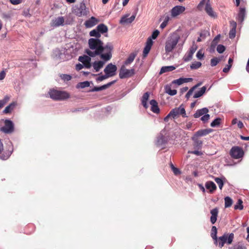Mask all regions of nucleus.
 <instances>
[{"label": "nucleus", "mask_w": 249, "mask_h": 249, "mask_svg": "<svg viewBox=\"0 0 249 249\" xmlns=\"http://www.w3.org/2000/svg\"><path fill=\"white\" fill-rule=\"evenodd\" d=\"M89 48L85 53L89 56L94 57L99 56L101 59L109 60L112 57L113 46L111 43L104 46L103 42L98 38H91L88 40Z\"/></svg>", "instance_id": "1"}, {"label": "nucleus", "mask_w": 249, "mask_h": 249, "mask_svg": "<svg viewBox=\"0 0 249 249\" xmlns=\"http://www.w3.org/2000/svg\"><path fill=\"white\" fill-rule=\"evenodd\" d=\"M180 39V36L177 33L171 34L167 38L165 45V51L169 53L175 48Z\"/></svg>", "instance_id": "2"}, {"label": "nucleus", "mask_w": 249, "mask_h": 249, "mask_svg": "<svg viewBox=\"0 0 249 249\" xmlns=\"http://www.w3.org/2000/svg\"><path fill=\"white\" fill-rule=\"evenodd\" d=\"M204 5V9L206 13L211 18H216L217 14L213 11L210 4V0H201L197 6V9L198 10L201 11L203 9Z\"/></svg>", "instance_id": "3"}, {"label": "nucleus", "mask_w": 249, "mask_h": 249, "mask_svg": "<svg viewBox=\"0 0 249 249\" xmlns=\"http://www.w3.org/2000/svg\"><path fill=\"white\" fill-rule=\"evenodd\" d=\"M181 115L182 117L185 118L187 116L184 106L181 105L178 107H176L172 109L169 113L164 118L165 122H168L170 118L175 119V118Z\"/></svg>", "instance_id": "4"}, {"label": "nucleus", "mask_w": 249, "mask_h": 249, "mask_svg": "<svg viewBox=\"0 0 249 249\" xmlns=\"http://www.w3.org/2000/svg\"><path fill=\"white\" fill-rule=\"evenodd\" d=\"M50 97L55 100H63L68 99L70 95L66 91L51 89L49 91Z\"/></svg>", "instance_id": "5"}, {"label": "nucleus", "mask_w": 249, "mask_h": 249, "mask_svg": "<svg viewBox=\"0 0 249 249\" xmlns=\"http://www.w3.org/2000/svg\"><path fill=\"white\" fill-rule=\"evenodd\" d=\"M234 234L232 233L230 234L225 233L222 236L217 239V243L219 248H222L225 243L228 245L231 244L233 239Z\"/></svg>", "instance_id": "6"}, {"label": "nucleus", "mask_w": 249, "mask_h": 249, "mask_svg": "<svg viewBox=\"0 0 249 249\" xmlns=\"http://www.w3.org/2000/svg\"><path fill=\"white\" fill-rule=\"evenodd\" d=\"M88 12V10L84 2H81L79 5H75L72 8V12L79 17L82 16H87Z\"/></svg>", "instance_id": "7"}, {"label": "nucleus", "mask_w": 249, "mask_h": 249, "mask_svg": "<svg viewBox=\"0 0 249 249\" xmlns=\"http://www.w3.org/2000/svg\"><path fill=\"white\" fill-rule=\"evenodd\" d=\"M135 74L134 69H127L124 65H123L119 71V77L121 79H124L132 76Z\"/></svg>", "instance_id": "8"}, {"label": "nucleus", "mask_w": 249, "mask_h": 249, "mask_svg": "<svg viewBox=\"0 0 249 249\" xmlns=\"http://www.w3.org/2000/svg\"><path fill=\"white\" fill-rule=\"evenodd\" d=\"M230 155L232 158L238 159L243 157L244 151L241 148L238 146H234L230 150Z\"/></svg>", "instance_id": "9"}, {"label": "nucleus", "mask_w": 249, "mask_h": 249, "mask_svg": "<svg viewBox=\"0 0 249 249\" xmlns=\"http://www.w3.org/2000/svg\"><path fill=\"white\" fill-rule=\"evenodd\" d=\"M185 10V7L181 5H177L172 8L170 14L172 18H175L182 14Z\"/></svg>", "instance_id": "10"}, {"label": "nucleus", "mask_w": 249, "mask_h": 249, "mask_svg": "<svg viewBox=\"0 0 249 249\" xmlns=\"http://www.w3.org/2000/svg\"><path fill=\"white\" fill-rule=\"evenodd\" d=\"M117 69L116 65L109 63L106 67L104 72L109 77H112L115 75Z\"/></svg>", "instance_id": "11"}, {"label": "nucleus", "mask_w": 249, "mask_h": 249, "mask_svg": "<svg viewBox=\"0 0 249 249\" xmlns=\"http://www.w3.org/2000/svg\"><path fill=\"white\" fill-rule=\"evenodd\" d=\"M1 130L5 133H10L14 130V124L13 122L8 120L5 121L4 126L1 128Z\"/></svg>", "instance_id": "12"}, {"label": "nucleus", "mask_w": 249, "mask_h": 249, "mask_svg": "<svg viewBox=\"0 0 249 249\" xmlns=\"http://www.w3.org/2000/svg\"><path fill=\"white\" fill-rule=\"evenodd\" d=\"M78 60L82 63L84 67L87 69H89L91 66V58L89 55H84L80 56L78 58Z\"/></svg>", "instance_id": "13"}, {"label": "nucleus", "mask_w": 249, "mask_h": 249, "mask_svg": "<svg viewBox=\"0 0 249 249\" xmlns=\"http://www.w3.org/2000/svg\"><path fill=\"white\" fill-rule=\"evenodd\" d=\"M165 134V131L164 130H163L161 131L160 135L157 138V140L156 142V144L157 145L159 146H162L167 142L168 139L163 135Z\"/></svg>", "instance_id": "14"}, {"label": "nucleus", "mask_w": 249, "mask_h": 249, "mask_svg": "<svg viewBox=\"0 0 249 249\" xmlns=\"http://www.w3.org/2000/svg\"><path fill=\"white\" fill-rule=\"evenodd\" d=\"M99 22V20L94 17H91L87 20L85 23V26L88 28H91L96 25Z\"/></svg>", "instance_id": "15"}, {"label": "nucleus", "mask_w": 249, "mask_h": 249, "mask_svg": "<svg viewBox=\"0 0 249 249\" xmlns=\"http://www.w3.org/2000/svg\"><path fill=\"white\" fill-rule=\"evenodd\" d=\"M101 59L102 60L96 61L92 63V67L96 72L99 71L103 67L106 62L108 61Z\"/></svg>", "instance_id": "16"}, {"label": "nucleus", "mask_w": 249, "mask_h": 249, "mask_svg": "<svg viewBox=\"0 0 249 249\" xmlns=\"http://www.w3.org/2000/svg\"><path fill=\"white\" fill-rule=\"evenodd\" d=\"M64 18L63 17H59L53 19L51 23V26L56 27L64 25Z\"/></svg>", "instance_id": "17"}, {"label": "nucleus", "mask_w": 249, "mask_h": 249, "mask_svg": "<svg viewBox=\"0 0 249 249\" xmlns=\"http://www.w3.org/2000/svg\"><path fill=\"white\" fill-rule=\"evenodd\" d=\"M116 81H112L108 83L107 84L103 85L101 87H95L93 89L89 90V91L90 92H94V91H98L102 90H104L108 88H109L110 86H111L112 84L115 83Z\"/></svg>", "instance_id": "18"}, {"label": "nucleus", "mask_w": 249, "mask_h": 249, "mask_svg": "<svg viewBox=\"0 0 249 249\" xmlns=\"http://www.w3.org/2000/svg\"><path fill=\"white\" fill-rule=\"evenodd\" d=\"M205 187L209 190V192L211 194L213 193L216 189V186L215 183L212 181H208L205 183Z\"/></svg>", "instance_id": "19"}, {"label": "nucleus", "mask_w": 249, "mask_h": 249, "mask_svg": "<svg viewBox=\"0 0 249 249\" xmlns=\"http://www.w3.org/2000/svg\"><path fill=\"white\" fill-rule=\"evenodd\" d=\"M210 213L211 214V216L210 218V221L211 222L214 224L216 220H217V217L218 216V209L217 208H214L211 210Z\"/></svg>", "instance_id": "20"}, {"label": "nucleus", "mask_w": 249, "mask_h": 249, "mask_svg": "<svg viewBox=\"0 0 249 249\" xmlns=\"http://www.w3.org/2000/svg\"><path fill=\"white\" fill-rule=\"evenodd\" d=\"M151 105V110L155 113H159L160 112V108L158 105V103L155 100H151L150 101Z\"/></svg>", "instance_id": "21"}, {"label": "nucleus", "mask_w": 249, "mask_h": 249, "mask_svg": "<svg viewBox=\"0 0 249 249\" xmlns=\"http://www.w3.org/2000/svg\"><path fill=\"white\" fill-rule=\"evenodd\" d=\"M209 112V109L207 107L198 109L196 113L194 114V117L195 118H199V117L204 115L205 114Z\"/></svg>", "instance_id": "22"}, {"label": "nucleus", "mask_w": 249, "mask_h": 249, "mask_svg": "<svg viewBox=\"0 0 249 249\" xmlns=\"http://www.w3.org/2000/svg\"><path fill=\"white\" fill-rule=\"evenodd\" d=\"M210 35V33L208 30H204L201 31L199 33V37L197 39V42H201L205 39L206 37Z\"/></svg>", "instance_id": "23"}, {"label": "nucleus", "mask_w": 249, "mask_h": 249, "mask_svg": "<svg viewBox=\"0 0 249 249\" xmlns=\"http://www.w3.org/2000/svg\"><path fill=\"white\" fill-rule=\"evenodd\" d=\"M135 18V15H132L128 18L127 16L123 17L120 21L121 24L131 23Z\"/></svg>", "instance_id": "24"}, {"label": "nucleus", "mask_w": 249, "mask_h": 249, "mask_svg": "<svg viewBox=\"0 0 249 249\" xmlns=\"http://www.w3.org/2000/svg\"><path fill=\"white\" fill-rule=\"evenodd\" d=\"M246 15V10L244 8H240L237 16V20L240 22H242Z\"/></svg>", "instance_id": "25"}, {"label": "nucleus", "mask_w": 249, "mask_h": 249, "mask_svg": "<svg viewBox=\"0 0 249 249\" xmlns=\"http://www.w3.org/2000/svg\"><path fill=\"white\" fill-rule=\"evenodd\" d=\"M149 97V93L148 92H147L144 93L142 98V104L145 108H147L148 107L147 101H148Z\"/></svg>", "instance_id": "26"}, {"label": "nucleus", "mask_w": 249, "mask_h": 249, "mask_svg": "<svg viewBox=\"0 0 249 249\" xmlns=\"http://www.w3.org/2000/svg\"><path fill=\"white\" fill-rule=\"evenodd\" d=\"M96 28L98 30L100 34L106 33L108 31L107 27L103 23L98 25Z\"/></svg>", "instance_id": "27"}, {"label": "nucleus", "mask_w": 249, "mask_h": 249, "mask_svg": "<svg viewBox=\"0 0 249 249\" xmlns=\"http://www.w3.org/2000/svg\"><path fill=\"white\" fill-rule=\"evenodd\" d=\"M136 56V53H131L124 62V65L128 66L134 60Z\"/></svg>", "instance_id": "28"}, {"label": "nucleus", "mask_w": 249, "mask_h": 249, "mask_svg": "<svg viewBox=\"0 0 249 249\" xmlns=\"http://www.w3.org/2000/svg\"><path fill=\"white\" fill-rule=\"evenodd\" d=\"M211 237L214 240V243H217V228L215 226H213L212 228Z\"/></svg>", "instance_id": "29"}, {"label": "nucleus", "mask_w": 249, "mask_h": 249, "mask_svg": "<svg viewBox=\"0 0 249 249\" xmlns=\"http://www.w3.org/2000/svg\"><path fill=\"white\" fill-rule=\"evenodd\" d=\"M206 90V87L205 86H203L200 89L196 92L194 95V98H197L201 97L203 95V94L205 92Z\"/></svg>", "instance_id": "30"}, {"label": "nucleus", "mask_w": 249, "mask_h": 249, "mask_svg": "<svg viewBox=\"0 0 249 249\" xmlns=\"http://www.w3.org/2000/svg\"><path fill=\"white\" fill-rule=\"evenodd\" d=\"M16 106V103L13 102L11 103L9 105H8L5 107V108L3 110V113L6 114L11 112L12 110Z\"/></svg>", "instance_id": "31"}, {"label": "nucleus", "mask_w": 249, "mask_h": 249, "mask_svg": "<svg viewBox=\"0 0 249 249\" xmlns=\"http://www.w3.org/2000/svg\"><path fill=\"white\" fill-rule=\"evenodd\" d=\"M175 69V67L173 66L162 67L160 71V74L163 73L167 71H171Z\"/></svg>", "instance_id": "32"}, {"label": "nucleus", "mask_w": 249, "mask_h": 249, "mask_svg": "<svg viewBox=\"0 0 249 249\" xmlns=\"http://www.w3.org/2000/svg\"><path fill=\"white\" fill-rule=\"evenodd\" d=\"M191 79V78H179V79L174 80L173 81V83L176 84L178 85H180L184 83H186V82H189Z\"/></svg>", "instance_id": "33"}, {"label": "nucleus", "mask_w": 249, "mask_h": 249, "mask_svg": "<svg viewBox=\"0 0 249 249\" xmlns=\"http://www.w3.org/2000/svg\"><path fill=\"white\" fill-rule=\"evenodd\" d=\"M210 130L207 129H202L197 131L195 134L196 137H201L208 134Z\"/></svg>", "instance_id": "34"}, {"label": "nucleus", "mask_w": 249, "mask_h": 249, "mask_svg": "<svg viewBox=\"0 0 249 249\" xmlns=\"http://www.w3.org/2000/svg\"><path fill=\"white\" fill-rule=\"evenodd\" d=\"M226 179L224 178H215L214 180L217 183L218 185V187L220 190L222 189V188L224 185V180Z\"/></svg>", "instance_id": "35"}, {"label": "nucleus", "mask_w": 249, "mask_h": 249, "mask_svg": "<svg viewBox=\"0 0 249 249\" xmlns=\"http://www.w3.org/2000/svg\"><path fill=\"white\" fill-rule=\"evenodd\" d=\"M194 141V147L195 149H201L202 145V142L201 140L196 139L193 138Z\"/></svg>", "instance_id": "36"}, {"label": "nucleus", "mask_w": 249, "mask_h": 249, "mask_svg": "<svg viewBox=\"0 0 249 249\" xmlns=\"http://www.w3.org/2000/svg\"><path fill=\"white\" fill-rule=\"evenodd\" d=\"M89 36H94L96 38H98L101 36V34L96 28L89 32Z\"/></svg>", "instance_id": "37"}, {"label": "nucleus", "mask_w": 249, "mask_h": 249, "mask_svg": "<svg viewBox=\"0 0 249 249\" xmlns=\"http://www.w3.org/2000/svg\"><path fill=\"white\" fill-rule=\"evenodd\" d=\"M225 207L229 208L231 207L232 204V200L229 196H226L224 198Z\"/></svg>", "instance_id": "38"}, {"label": "nucleus", "mask_w": 249, "mask_h": 249, "mask_svg": "<svg viewBox=\"0 0 249 249\" xmlns=\"http://www.w3.org/2000/svg\"><path fill=\"white\" fill-rule=\"evenodd\" d=\"M170 19V18L169 17V16L168 15L166 16L164 18L163 22L161 23L160 27L161 29H164L168 24V23Z\"/></svg>", "instance_id": "39"}, {"label": "nucleus", "mask_w": 249, "mask_h": 249, "mask_svg": "<svg viewBox=\"0 0 249 249\" xmlns=\"http://www.w3.org/2000/svg\"><path fill=\"white\" fill-rule=\"evenodd\" d=\"M90 86V83L89 81H84L83 82L79 83L77 85V88L84 89L86 87H88Z\"/></svg>", "instance_id": "40"}, {"label": "nucleus", "mask_w": 249, "mask_h": 249, "mask_svg": "<svg viewBox=\"0 0 249 249\" xmlns=\"http://www.w3.org/2000/svg\"><path fill=\"white\" fill-rule=\"evenodd\" d=\"M193 56V54L188 51L183 56V59L184 61L188 62L192 59Z\"/></svg>", "instance_id": "41"}, {"label": "nucleus", "mask_w": 249, "mask_h": 249, "mask_svg": "<svg viewBox=\"0 0 249 249\" xmlns=\"http://www.w3.org/2000/svg\"><path fill=\"white\" fill-rule=\"evenodd\" d=\"M201 62L195 61L191 65L190 68L192 70L197 69L201 66Z\"/></svg>", "instance_id": "42"}, {"label": "nucleus", "mask_w": 249, "mask_h": 249, "mask_svg": "<svg viewBox=\"0 0 249 249\" xmlns=\"http://www.w3.org/2000/svg\"><path fill=\"white\" fill-rule=\"evenodd\" d=\"M220 122L221 119L219 118H217L211 123V126L213 127L217 126L220 124Z\"/></svg>", "instance_id": "43"}, {"label": "nucleus", "mask_w": 249, "mask_h": 249, "mask_svg": "<svg viewBox=\"0 0 249 249\" xmlns=\"http://www.w3.org/2000/svg\"><path fill=\"white\" fill-rule=\"evenodd\" d=\"M242 201L241 199L238 200L237 203L234 205V208L235 210H242L243 206L242 205Z\"/></svg>", "instance_id": "44"}, {"label": "nucleus", "mask_w": 249, "mask_h": 249, "mask_svg": "<svg viewBox=\"0 0 249 249\" xmlns=\"http://www.w3.org/2000/svg\"><path fill=\"white\" fill-rule=\"evenodd\" d=\"M10 97L6 95L2 100H0V108H1L3 106L9 101Z\"/></svg>", "instance_id": "45"}, {"label": "nucleus", "mask_w": 249, "mask_h": 249, "mask_svg": "<svg viewBox=\"0 0 249 249\" xmlns=\"http://www.w3.org/2000/svg\"><path fill=\"white\" fill-rule=\"evenodd\" d=\"M60 76L64 81H68L71 79V76L69 74H61Z\"/></svg>", "instance_id": "46"}, {"label": "nucleus", "mask_w": 249, "mask_h": 249, "mask_svg": "<svg viewBox=\"0 0 249 249\" xmlns=\"http://www.w3.org/2000/svg\"><path fill=\"white\" fill-rule=\"evenodd\" d=\"M204 55V53L203 50L201 49V50H199L197 52L196 56L198 59L202 60L203 59Z\"/></svg>", "instance_id": "47"}, {"label": "nucleus", "mask_w": 249, "mask_h": 249, "mask_svg": "<svg viewBox=\"0 0 249 249\" xmlns=\"http://www.w3.org/2000/svg\"><path fill=\"white\" fill-rule=\"evenodd\" d=\"M220 61V59L214 57L211 60V65L213 67L215 66Z\"/></svg>", "instance_id": "48"}, {"label": "nucleus", "mask_w": 249, "mask_h": 249, "mask_svg": "<svg viewBox=\"0 0 249 249\" xmlns=\"http://www.w3.org/2000/svg\"><path fill=\"white\" fill-rule=\"evenodd\" d=\"M225 50V47L223 45H218L217 46L216 51L219 53H223Z\"/></svg>", "instance_id": "49"}, {"label": "nucleus", "mask_w": 249, "mask_h": 249, "mask_svg": "<svg viewBox=\"0 0 249 249\" xmlns=\"http://www.w3.org/2000/svg\"><path fill=\"white\" fill-rule=\"evenodd\" d=\"M236 28H232L229 33V37L230 38H233L235 36Z\"/></svg>", "instance_id": "50"}, {"label": "nucleus", "mask_w": 249, "mask_h": 249, "mask_svg": "<svg viewBox=\"0 0 249 249\" xmlns=\"http://www.w3.org/2000/svg\"><path fill=\"white\" fill-rule=\"evenodd\" d=\"M171 169L175 175H179L180 174V172L179 170V169L178 168L174 167L173 164H172V163L171 164Z\"/></svg>", "instance_id": "51"}, {"label": "nucleus", "mask_w": 249, "mask_h": 249, "mask_svg": "<svg viewBox=\"0 0 249 249\" xmlns=\"http://www.w3.org/2000/svg\"><path fill=\"white\" fill-rule=\"evenodd\" d=\"M196 87V86H194L193 87V88H192L187 93H186V98L187 99H189L190 98V97L192 95V94H193V92L194 91V90L195 89Z\"/></svg>", "instance_id": "52"}, {"label": "nucleus", "mask_w": 249, "mask_h": 249, "mask_svg": "<svg viewBox=\"0 0 249 249\" xmlns=\"http://www.w3.org/2000/svg\"><path fill=\"white\" fill-rule=\"evenodd\" d=\"M150 49H151V48H149V47H147L146 46H145L143 51V57H146L148 53H149V52L150 51Z\"/></svg>", "instance_id": "53"}, {"label": "nucleus", "mask_w": 249, "mask_h": 249, "mask_svg": "<svg viewBox=\"0 0 249 249\" xmlns=\"http://www.w3.org/2000/svg\"><path fill=\"white\" fill-rule=\"evenodd\" d=\"M210 119V115L206 113L203 115L201 118V120L204 122H206Z\"/></svg>", "instance_id": "54"}, {"label": "nucleus", "mask_w": 249, "mask_h": 249, "mask_svg": "<svg viewBox=\"0 0 249 249\" xmlns=\"http://www.w3.org/2000/svg\"><path fill=\"white\" fill-rule=\"evenodd\" d=\"M109 77L106 74H105V75H101V76H98L97 78H96V81H102L103 80L108 78Z\"/></svg>", "instance_id": "55"}, {"label": "nucleus", "mask_w": 249, "mask_h": 249, "mask_svg": "<svg viewBox=\"0 0 249 249\" xmlns=\"http://www.w3.org/2000/svg\"><path fill=\"white\" fill-rule=\"evenodd\" d=\"M166 92L170 95L173 96L177 94V91L176 89H168L167 90Z\"/></svg>", "instance_id": "56"}, {"label": "nucleus", "mask_w": 249, "mask_h": 249, "mask_svg": "<svg viewBox=\"0 0 249 249\" xmlns=\"http://www.w3.org/2000/svg\"><path fill=\"white\" fill-rule=\"evenodd\" d=\"M159 33H160V32L158 30H155L153 32V33L152 34V36H151L150 38H151L152 39H156L157 37V36H158V35H159Z\"/></svg>", "instance_id": "57"}, {"label": "nucleus", "mask_w": 249, "mask_h": 249, "mask_svg": "<svg viewBox=\"0 0 249 249\" xmlns=\"http://www.w3.org/2000/svg\"><path fill=\"white\" fill-rule=\"evenodd\" d=\"M152 44H153V41L152 40V38H148L147 40L145 46L147 47H149V48H151V46H152Z\"/></svg>", "instance_id": "58"}, {"label": "nucleus", "mask_w": 249, "mask_h": 249, "mask_svg": "<svg viewBox=\"0 0 249 249\" xmlns=\"http://www.w3.org/2000/svg\"><path fill=\"white\" fill-rule=\"evenodd\" d=\"M10 2L13 5H18L21 3L23 0H9Z\"/></svg>", "instance_id": "59"}, {"label": "nucleus", "mask_w": 249, "mask_h": 249, "mask_svg": "<svg viewBox=\"0 0 249 249\" xmlns=\"http://www.w3.org/2000/svg\"><path fill=\"white\" fill-rule=\"evenodd\" d=\"M189 153L193 154L196 155L197 156H201V155H202V152L200 151H198V150H194V151H189Z\"/></svg>", "instance_id": "60"}, {"label": "nucleus", "mask_w": 249, "mask_h": 249, "mask_svg": "<svg viewBox=\"0 0 249 249\" xmlns=\"http://www.w3.org/2000/svg\"><path fill=\"white\" fill-rule=\"evenodd\" d=\"M197 49V46H193L191 47L189 51V52H190L191 53L194 54L195 52L196 51Z\"/></svg>", "instance_id": "61"}, {"label": "nucleus", "mask_w": 249, "mask_h": 249, "mask_svg": "<svg viewBox=\"0 0 249 249\" xmlns=\"http://www.w3.org/2000/svg\"><path fill=\"white\" fill-rule=\"evenodd\" d=\"M234 249H246V247L243 244H238L235 246Z\"/></svg>", "instance_id": "62"}, {"label": "nucleus", "mask_w": 249, "mask_h": 249, "mask_svg": "<svg viewBox=\"0 0 249 249\" xmlns=\"http://www.w3.org/2000/svg\"><path fill=\"white\" fill-rule=\"evenodd\" d=\"M231 67V65H227L223 69V71L224 72H228Z\"/></svg>", "instance_id": "63"}, {"label": "nucleus", "mask_w": 249, "mask_h": 249, "mask_svg": "<svg viewBox=\"0 0 249 249\" xmlns=\"http://www.w3.org/2000/svg\"><path fill=\"white\" fill-rule=\"evenodd\" d=\"M84 68V65L81 64H78L76 65V70L77 71H79L82 70Z\"/></svg>", "instance_id": "64"}]
</instances>
